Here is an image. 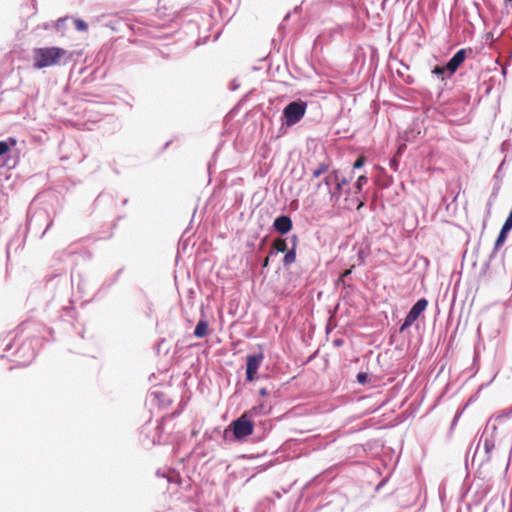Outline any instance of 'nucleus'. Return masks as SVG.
<instances>
[{
  "instance_id": "f257e3e1",
  "label": "nucleus",
  "mask_w": 512,
  "mask_h": 512,
  "mask_svg": "<svg viewBox=\"0 0 512 512\" xmlns=\"http://www.w3.org/2000/svg\"><path fill=\"white\" fill-rule=\"evenodd\" d=\"M72 54L60 47H38L32 50V64L35 69L58 66L70 61Z\"/></svg>"
},
{
  "instance_id": "f03ea898",
  "label": "nucleus",
  "mask_w": 512,
  "mask_h": 512,
  "mask_svg": "<svg viewBox=\"0 0 512 512\" xmlns=\"http://www.w3.org/2000/svg\"><path fill=\"white\" fill-rule=\"evenodd\" d=\"M307 105L303 101L289 103L283 110V117L287 126L298 123L305 115Z\"/></svg>"
},
{
  "instance_id": "7ed1b4c3",
  "label": "nucleus",
  "mask_w": 512,
  "mask_h": 512,
  "mask_svg": "<svg viewBox=\"0 0 512 512\" xmlns=\"http://www.w3.org/2000/svg\"><path fill=\"white\" fill-rule=\"evenodd\" d=\"M236 439H243L253 433L254 425L249 418L242 415L229 425Z\"/></svg>"
},
{
  "instance_id": "20e7f679",
  "label": "nucleus",
  "mask_w": 512,
  "mask_h": 512,
  "mask_svg": "<svg viewBox=\"0 0 512 512\" xmlns=\"http://www.w3.org/2000/svg\"><path fill=\"white\" fill-rule=\"evenodd\" d=\"M427 300L422 298L419 299L411 308L409 313L407 314L404 323L402 324L400 331L403 332L405 329L410 327L420 316V314L426 309L427 307Z\"/></svg>"
},
{
  "instance_id": "39448f33",
  "label": "nucleus",
  "mask_w": 512,
  "mask_h": 512,
  "mask_svg": "<svg viewBox=\"0 0 512 512\" xmlns=\"http://www.w3.org/2000/svg\"><path fill=\"white\" fill-rule=\"evenodd\" d=\"M263 361V355L261 353L248 355L246 358V378L248 381H254L256 373Z\"/></svg>"
},
{
  "instance_id": "423d86ee",
  "label": "nucleus",
  "mask_w": 512,
  "mask_h": 512,
  "mask_svg": "<svg viewBox=\"0 0 512 512\" xmlns=\"http://www.w3.org/2000/svg\"><path fill=\"white\" fill-rule=\"evenodd\" d=\"M466 58V50L461 49L456 52V54L448 61L446 64V69H448V75L452 76L459 66L465 61Z\"/></svg>"
},
{
  "instance_id": "0eeeda50",
  "label": "nucleus",
  "mask_w": 512,
  "mask_h": 512,
  "mask_svg": "<svg viewBox=\"0 0 512 512\" xmlns=\"http://www.w3.org/2000/svg\"><path fill=\"white\" fill-rule=\"evenodd\" d=\"M330 179H334V185L336 188V191L330 192V198L331 200H338L341 196V188L348 183V180L345 177L340 176L338 171H333Z\"/></svg>"
},
{
  "instance_id": "6e6552de",
  "label": "nucleus",
  "mask_w": 512,
  "mask_h": 512,
  "mask_svg": "<svg viewBox=\"0 0 512 512\" xmlns=\"http://www.w3.org/2000/svg\"><path fill=\"white\" fill-rule=\"evenodd\" d=\"M274 228L282 233V234H285L287 232H289L292 228V221L291 219L288 217V216H280V217H277L275 220H274Z\"/></svg>"
},
{
  "instance_id": "1a4fd4ad",
  "label": "nucleus",
  "mask_w": 512,
  "mask_h": 512,
  "mask_svg": "<svg viewBox=\"0 0 512 512\" xmlns=\"http://www.w3.org/2000/svg\"><path fill=\"white\" fill-rule=\"evenodd\" d=\"M208 329V322L206 320H200L195 327L194 335L198 338H203L207 335Z\"/></svg>"
},
{
  "instance_id": "9d476101",
  "label": "nucleus",
  "mask_w": 512,
  "mask_h": 512,
  "mask_svg": "<svg viewBox=\"0 0 512 512\" xmlns=\"http://www.w3.org/2000/svg\"><path fill=\"white\" fill-rule=\"evenodd\" d=\"M28 351L29 354H28V359L22 361V364H27L29 363L35 356V351L34 349L32 348V345L31 343H24L21 348L19 349L18 353H21V352H26Z\"/></svg>"
},
{
  "instance_id": "9b49d317",
  "label": "nucleus",
  "mask_w": 512,
  "mask_h": 512,
  "mask_svg": "<svg viewBox=\"0 0 512 512\" xmlns=\"http://www.w3.org/2000/svg\"><path fill=\"white\" fill-rule=\"evenodd\" d=\"M432 73L438 77H440L442 80H445L446 78L450 77L448 75V69H446L445 66H437L432 70Z\"/></svg>"
},
{
  "instance_id": "f8f14e48",
  "label": "nucleus",
  "mask_w": 512,
  "mask_h": 512,
  "mask_svg": "<svg viewBox=\"0 0 512 512\" xmlns=\"http://www.w3.org/2000/svg\"><path fill=\"white\" fill-rule=\"evenodd\" d=\"M264 406H256L251 408L250 410L246 411L243 415H245L247 418L251 419L261 413H263Z\"/></svg>"
},
{
  "instance_id": "ddd939ff",
  "label": "nucleus",
  "mask_w": 512,
  "mask_h": 512,
  "mask_svg": "<svg viewBox=\"0 0 512 512\" xmlns=\"http://www.w3.org/2000/svg\"><path fill=\"white\" fill-rule=\"evenodd\" d=\"M274 249L278 252H285L287 250L286 241L283 239H278L274 241Z\"/></svg>"
},
{
  "instance_id": "4468645a",
  "label": "nucleus",
  "mask_w": 512,
  "mask_h": 512,
  "mask_svg": "<svg viewBox=\"0 0 512 512\" xmlns=\"http://www.w3.org/2000/svg\"><path fill=\"white\" fill-rule=\"evenodd\" d=\"M296 259V253H295V250L292 249L290 251H288L284 257V263L286 265H289L291 263H293Z\"/></svg>"
},
{
  "instance_id": "2eb2a0df",
  "label": "nucleus",
  "mask_w": 512,
  "mask_h": 512,
  "mask_svg": "<svg viewBox=\"0 0 512 512\" xmlns=\"http://www.w3.org/2000/svg\"><path fill=\"white\" fill-rule=\"evenodd\" d=\"M509 231H504V228L502 227L500 233H499V236L495 242V246L496 247H499L503 244V242L505 241L506 237H507V234H508Z\"/></svg>"
},
{
  "instance_id": "dca6fc26",
  "label": "nucleus",
  "mask_w": 512,
  "mask_h": 512,
  "mask_svg": "<svg viewBox=\"0 0 512 512\" xmlns=\"http://www.w3.org/2000/svg\"><path fill=\"white\" fill-rule=\"evenodd\" d=\"M74 24L78 31H86L88 28V25L81 19H75Z\"/></svg>"
},
{
  "instance_id": "f3484780",
  "label": "nucleus",
  "mask_w": 512,
  "mask_h": 512,
  "mask_svg": "<svg viewBox=\"0 0 512 512\" xmlns=\"http://www.w3.org/2000/svg\"><path fill=\"white\" fill-rule=\"evenodd\" d=\"M367 181H368V179L364 175H361L360 177H358L357 182H356V189L358 191H361L363 185H365L367 183Z\"/></svg>"
},
{
  "instance_id": "a211bd4d",
  "label": "nucleus",
  "mask_w": 512,
  "mask_h": 512,
  "mask_svg": "<svg viewBox=\"0 0 512 512\" xmlns=\"http://www.w3.org/2000/svg\"><path fill=\"white\" fill-rule=\"evenodd\" d=\"M9 150V145L5 141H0V156L7 153Z\"/></svg>"
},
{
  "instance_id": "6ab92c4d",
  "label": "nucleus",
  "mask_w": 512,
  "mask_h": 512,
  "mask_svg": "<svg viewBox=\"0 0 512 512\" xmlns=\"http://www.w3.org/2000/svg\"><path fill=\"white\" fill-rule=\"evenodd\" d=\"M330 178H331V173L329 175H327L324 179V183H325L329 193L332 192L330 189V186L332 184H334V179H330Z\"/></svg>"
},
{
  "instance_id": "aec40b11",
  "label": "nucleus",
  "mask_w": 512,
  "mask_h": 512,
  "mask_svg": "<svg viewBox=\"0 0 512 512\" xmlns=\"http://www.w3.org/2000/svg\"><path fill=\"white\" fill-rule=\"evenodd\" d=\"M364 162H365V158H364V157H359V158L355 161V163H354L353 167H354L355 169H359V168H361V167L364 165Z\"/></svg>"
},
{
  "instance_id": "412c9836",
  "label": "nucleus",
  "mask_w": 512,
  "mask_h": 512,
  "mask_svg": "<svg viewBox=\"0 0 512 512\" xmlns=\"http://www.w3.org/2000/svg\"><path fill=\"white\" fill-rule=\"evenodd\" d=\"M326 171L325 166H321L318 169L313 171V177L318 178L321 174H323Z\"/></svg>"
},
{
  "instance_id": "4be33fe9",
  "label": "nucleus",
  "mask_w": 512,
  "mask_h": 512,
  "mask_svg": "<svg viewBox=\"0 0 512 512\" xmlns=\"http://www.w3.org/2000/svg\"><path fill=\"white\" fill-rule=\"evenodd\" d=\"M357 380H358L359 383L364 384L366 382V380H367V374L359 373L357 375Z\"/></svg>"
},
{
  "instance_id": "5701e85b",
  "label": "nucleus",
  "mask_w": 512,
  "mask_h": 512,
  "mask_svg": "<svg viewBox=\"0 0 512 512\" xmlns=\"http://www.w3.org/2000/svg\"><path fill=\"white\" fill-rule=\"evenodd\" d=\"M260 393H261V395H266V394H267V392H266V390H265V389H261V390H260Z\"/></svg>"
},
{
  "instance_id": "b1692460",
  "label": "nucleus",
  "mask_w": 512,
  "mask_h": 512,
  "mask_svg": "<svg viewBox=\"0 0 512 512\" xmlns=\"http://www.w3.org/2000/svg\"><path fill=\"white\" fill-rule=\"evenodd\" d=\"M268 261H269V259H268V258H266V259H265V261H264L263 266H265V267H266V266L268 265Z\"/></svg>"
}]
</instances>
